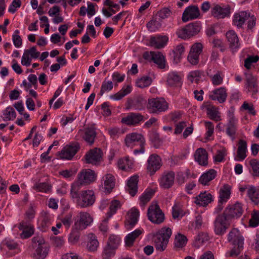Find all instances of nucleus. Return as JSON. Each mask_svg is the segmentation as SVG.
<instances>
[{"instance_id":"obj_1","label":"nucleus","mask_w":259,"mask_h":259,"mask_svg":"<svg viewBox=\"0 0 259 259\" xmlns=\"http://www.w3.org/2000/svg\"><path fill=\"white\" fill-rule=\"evenodd\" d=\"M80 189L78 183H72L70 191V197L81 208L92 206L96 200L94 192L92 190L80 191Z\"/></svg>"},{"instance_id":"obj_2","label":"nucleus","mask_w":259,"mask_h":259,"mask_svg":"<svg viewBox=\"0 0 259 259\" xmlns=\"http://www.w3.org/2000/svg\"><path fill=\"white\" fill-rule=\"evenodd\" d=\"M228 240L233 246L231 250L226 252V256L227 257L237 256L243 250V237L237 229L234 228L229 233Z\"/></svg>"},{"instance_id":"obj_3","label":"nucleus","mask_w":259,"mask_h":259,"mask_svg":"<svg viewBox=\"0 0 259 259\" xmlns=\"http://www.w3.org/2000/svg\"><path fill=\"white\" fill-rule=\"evenodd\" d=\"M171 234L170 228L163 227L153 236V241L156 250L161 252L165 250Z\"/></svg>"},{"instance_id":"obj_4","label":"nucleus","mask_w":259,"mask_h":259,"mask_svg":"<svg viewBox=\"0 0 259 259\" xmlns=\"http://www.w3.org/2000/svg\"><path fill=\"white\" fill-rule=\"evenodd\" d=\"M169 107L168 103L163 98H152L149 99L147 109L150 113L159 114L166 111Z\"/></svg>"},{"instance_id":"obj_5","label":"nucleus","mask_w":259,"mask_h":259,"mask_svg":"<svg viewBox=\"0 0 259 259\" xmlns=\"http://www.w3.org/2000/svg\"><path fill=\"white\" fill-rule=\"evenodd\" d=\"M124 142L127 147L131 148L135 146H140L139 149L134 150V153L136 155L143 153L145 151V140L144 137L140 134L132 133L127 134L124 139Z\"/></svg>"},{"instance_id":"obj_6","label":"nucleus","mask_w":259,"mask_h":259,"mask_svg":"<svg viewBox=\"0 0 259 259\" xmlns=\"http://www.w3.org/2000/svg\"><path fill=\"white\" fill-rule=\"evenodd\" d=\"M33 245L37 246L33 254L34 259H44L48 253V249L45 244V240L41 236H36L32 238Z\"/></svg>"},{"instance_id":"obj_7","label":"nucleus","mask_w":259,"mask_h":259,"mask_svg":"<svg viewBox=\"0 0 259 259\" xmlns=\"http://www.w3.org/2000/svg\"><path fill=\"white\" fill-rule=\"evenodd\" d=\"M201 25L199 21L190 23L185 27L179 29L177 31L178 37L186 39L197 34L200 30Z\"/></svg>"},{"instance_id":"obj_8","label":"nucleus","mask_w":259,"mask_h":259,"mask_svg":"<svg viewBox=\"0 0 259 259\" xmlns=\"http://www.w3.org/2000/svg\"><path fill=\"white\" fill-rule=\"evenodd\" d=\"M97 174L91 169H83L78 172L77 181L73 183H78L81 188L82 185H88L94 182L97 179Z\"/></svg>"},{"instance_id":"obj_9","label":"nucleus","mask_w":259,"mask_h":259,"mask_svg":"<svg viewBox=\"0 0 259 259\" xmlns=\"http://www.w3.org/2000/svg\"><path fill=\"white\" fill-rule=\"evenodd\" d=\"M148 220L155 224H160L164 221L165 217L163 212L159 206L157 205H150L147 211Z\"/></svg>"},{"instance_id":"obj_10","label":"nucleus","mask_w":259,"mask_h":259,"mask_svg":"<svg viewBox=\"0 0 259 259\" xmlns=\"http://www.w3.org/2000/svg\"><path fill=\"white\" fill-rule=\"evenodd\" d=\"M214 231L217 235H222L226 232L230 226V220L223 213L219 214L214 221Z\"/></svg>"},{"instance_id":"obj_11","label":"nucleus","mask_w":259,"mask_h":259,"mask_svg":"<svg viewBox=\"0 0 259 259\" xmlns=\"http://www.w3.org/2000/svg\"><path fill=\"white\" fill-rule=\"evenodd\" d=\"M162 165L161 158L156 154L149 156L147 160V170L150 176L153 175Z\"/></svg>"},{"instance_id":"obj_12","label":"nucleus","mask_w":259,"mask_h":259,"mask_svg":"<svg viewBox=\"0 0 259 259\" xmlns=\"http://www.w3.org/2000/svg\"><path fill=\"white\" fill-rule=\"evenodd\" d=\"M243 212L242 205L237 202L234 204L228 205L223 212V214L230 220L232 218H238Z\"/></svg>"},{"instance_id":"obj_13","label":"nucleus","mask_w":259,"mask_h":259,"mask_svg":"<svg viewBox=\"0 0 259 259\" xmlns=\"http://www.w3.org/2000/svg\"><path fill=\"white\" fill-rule=\"evenodd\" d=\"M175 174L172 171H164L158 179L160 187L164 189L170 188L174 184Z\"/></svg>"},{"instance_id":"obj_14","label":"nucleus","mask_w":259,"mask_h":259,"mask_svg":"<svg viewBox=\"0 0 259 259\" xmlns=\"http://www.w3.org/2000/svg\"><path fill=\"white\" fill-rule=\"evenodd\" d=\"M244 88L246 93H249L252 97L255 98V95L258 91L256 77L251 74L246 75Z\"/></svg>"},{"instance_id":"obj_15","label":"nucleus","mask_w":259,"mask_h":259,"mask_svg":"<svg viewBox=\"0 0 259 259\" xmlns=\"http://www.w3.org/2000/svg\"><path fill=\"white\" fill-rule=\"evenodd\" d=\"M203 46L201 43H195L190 50L188 56V61L192 65H197L199 61V56L202 52Z\"/></svg>"},{"instance_id":"obj_16","label":"nucleus","mask_w":259,"mask_h":259,"mask_svg":"<svg viewBox=\"0 0 259 259\" xmlns=\"http://www.w3.org/2000/svg\"><path fill=\"white\" fill-rule=\"evenodd\" d=\"M93 221L90 214L87 212H81L79 213V220L76 221L73 226L74 229L82 230L85 229Z\"/></svg>"},{"instance_id":"obj_17","label":"nucleus","mask_w":259,"mask_h":259,"mask_svg":"<svg viewBox=\"0 0 259 259\" xmlns=\"http://www.w3.org/2000/svg\"><path fill=\"white\" fill-rule=\"evenodd\" d=\"M79 148V146L75 144L66 145L59 153V157L62 159L71 160L77 153Z\"/></svg>"},{"instance_id":"obj_18","label":"nucleus","mask_w":259,"mask_h":259,"mask_svg":"<svg viewBox=\"0 0 259 259\" xmlns=\"http://www.w3.org/2000/svg\"><path fill=\"white\" fill-rule=\"evenodd\" d=\"M139 217V211L136 208H132L127 213V217L124 222L126 229H132L137 223Z\"/></svg>"},{"instance_id":"obj_19","label":"nucleus","mask_w":259,"mask_h":259,"mask_svg":"<svg viewBox=\"0 0 259 259\" xmlns=\"http://www.w3.org/2000/svg\"><path fill=\"white\" fill-rule=\"evenodd\" d=\"M102 153L100 149L94 148L90 150L85 155L86 163L96 165L102 159Z\"/></svg>"},{"instance_id":"obj_20","label":"nucleus","mask_w":259,"mask_h":259,"mask_svg":"<svg viewBox=\"0 0 259 259\" xmlns=\"http://www.w3.org/2000/svg\"><path fill=\"white\" fill-rule=\"evenodd\" d=\"M212 15L217 19H223L228 17L230 14V9L229 7L219 5H214L211 8Z\"/></svg>"},{"instance_id":"obj_21","label":"nucleus","mask_w":259,"mask_h":259,"mask_svg":"<svg viewBox=\"0 0 259 259\" xmlns=\"http://www.w3.org/2000/svg\"><path fill=\"white\" fill-rule=\"evenodd\" d=\"M200 15L199 9L197 6H190L188 7L182 16V20L186 22L190 20H192L198 18Z\"/></svg>"},{"instance_id":"obj_22","label":"nucleus","mask_w":259,"mask_h":259,"mask_svg":"<svg viewBox=\"0 0 259 259\" xmlns=\"http://www.w3.org/2000/svg\"><path fill=\"white\" fill-rule=\"evenodd\" d=\"M226 89L224 87H220L215 89L209 93V98L212 100L218 101L219 103H224L227 98Z\"/></svg>"},{"instance_id":"obj_23","label":"nucleus","mask_w":259,"mask_h":259,"mask_svg":"<svg viewBox=\"0 0 259 259\" xmlns=\"http://www.w3.org/2000/svg\"><path fill=\"white\" fill-rule=\"evenodd\" d=\"M144 120L143 116L140 113H130L127 116L123 117L121 122L128 125H136Z\"/></svg>"},{"instance_id":"obj_24","label":"nucleus","mask_w":259,"mask_h":259,"mask_svg":"<svg viewBox=\"0 0 259 259\" xmlns=\"http://www.w3.org/2000/svg\"><path fill=\"white\" fill-rule=\"evenodd\" d=\"M19 229L22 231L20 236L22 239H27L30 237L34 232L33 225L27 221H23L20 223Z\"/></svg>"},{"instance_id":"obj_25","label":"nucleus","mask_w":259,"mask_h":259,"mask_svg":"<svg viewBox=\"0 0 259 259\" xmlns=\"http://www.w3.org/2000/svg\"><path fill=\"white\" fill-rule=\"evenodd\" d=\"M226 36L232 52H236L240 48V44L236 32L233 30H229L226 33Z\"/></svg>"},{"instance_id":"obj_26","label":"nucleus","mask_w":259,"mask_h":259,"mask_svg":"<svg viewBox=\"0 0 259 259\" xmlns=\"http://www.w3.org/2000/svg\"><path fill=\"white\" fill-rule=\"evenodd\" d=\"M212 195L208 192L200 193L195 198L194 202L197 205L205 206L213 201Z\"/></svg>"},{"instance_id":"obj_27","label":"nucleus","mask_w":259,"mask_h":259,"mask_svg":"<svg viewBox=\"0 0 259 259\" xmlns=\"http://www.w3.org/2000/svg\"><path fill=\"white\" fill-rule=\"evenodd\" d=\"M195 160L201 165L206 166L208 164V154L206 151L203 148H198L196 150L195 154Z\"/></svg>"},{"instance_id":"obj_28","label":"nucleus","mask_w":259,"mask_h":259,"mask_svg":"<svg viewBox=\"0 0 259 259\" xmlns=\"http://www.w3.org/2000/svg\"><path fill=\"white\" fill-rule=\"evenodd\" d=\"M83 132L82 138L83 140L90 145L94 143L95 138L97 136V133L95 128L93 127H90L84 128L83 130H80Z\"/></svg>"},{"instance_id":"obj_29","label":"nucleus","mask_w":259,"mask_h":259,"mask_svg":"<svg viewBox=\"0 0 259 259\" xmlns=\"http://www.w3.org/2000/svg\"><path fill=\"white\" fill-rule=\"evenodd\" d=\"M115 179L111 174H107L102 179V184L104 185V189L108 192H110L115 186Z\"/></svg>"},{"instance_id":"obj_30","label":"nucleus","mask_w":259,"mask_h":259,"mask_svg":"<svg viewBox=\"0 0 259 259\" xmlns=\"http://www.w3.org/2000/svg\"><path fill=\"white\" fill-rule=\"evenodd\" d=\"M249 16V13L245 11H241L234 14L233 17V24L238 28H242L247 17Z\"/></svg>"},{"instance_id":"obj_31","label":"nucleus","mask_w":259,"mask_h":259,"mask_svg":"<svg viewBox=\"0 0 259 259\" xmlns=\"http://www.w3.org/2000/svg\"><path fill=\"white\" fill-rule=\"evenodd\" d=\"M143 232V229H137L132 232L128 234L124 239L126 245L129 247L132 246L135 240L138 238Z\"/></svg>"},{"instance_id":"obj_32","label":"nucleus","mask_w":259,"mask_h":259,"mask_svg":"<svg viewBox=\"0 0 259 259\" xmlns=\"http://www.w3.org/2000/svg\"><path fill=\"white\" fill-rule=\"evenodd\" d=\"M185 50V47L182 44L178 45L174 48L171 55L175 63L177 64L180 62Z\"/></svg>"},{"instance_id":"obj_33","label":"nucleus","mask_w":259,"mask_h":259,"mask_svg":"<svg viewBox=\"0 0 259 259\" xmlns=\"http://www.w3.org/2000/svg\"><path fill=\"white\" fill-rule=\"evenodd\" d=\"M138 182V177L137 176L131 177L128 180L127 184V190L129 194L132 196H134L137 192Z\"/></svg>"},{"instance_id":"obj_34","label":"nucleus","mask_w":259,"mask_h":259,"mask_svg":"<svg viewBox=\"0 0 259 259\" xmlns=\"http://www.w3.org/2000/svg\"><path fill=\"white\" fill-rule=\"evenodd\" d=\"M168 38L165 36L152 37L150 39V45L157 49L163 48L166 44Z\"/></svg>"},{"instance_id":"obj_35","label":"nucleus","mask_w":259,"mask_h":259,"mask_svg":"<svg viewBox=\"0 0 259 259\" xmlns=\"http://www.w3.org/2000/svg\"><path fill=\"white\" fill-rule=\"evenodd\" d=\"M247 151V143L243 140H240L238 142V146L237 150V160H244L246 157Z\"/></svg>"},{"instance_id":"obj_36","label":"nucleus","mask_w":259,"mask_h":259,"mask_svg":"<svg viewBox=\"0 0 259 259\" xmlns=\"http://www.w3.org/2000/svg\"><path fill=\"white\" fill-rule=\"evenodd\" d=\"M216 171L213 169H210L207 172L204 173L200 177L199 181L203 185H207L208 183L216 176Z\"/></svg>"},{"instance_id":"obj_37","label":"nucleus","mask_w":259,"mask_h":259,"mask_svg":"<svg viewBox=\"0 0 259 259\" xmlns=\"http://www.w3.org/2000/svg\"><path fill=\"white\" fill-rule=\"evenodd\" d=\"M230 194L231 187L228 184L224 185L220 190L219 200L226 203L230 197Z\"/></svg>"},{"instance_id":"obj_38","label":"nucleus","mask_w":259,"mask_h":259,"mask_svg":"<svg viewBox=\"0 0 259 259\" xmlns=\"http://www.w3.org/2000/svg\"><path fill=\"white\" fill-rule=\"evenodd\" d=\"M52 219V215L49 212H42L41 213V215L40 218L41 222L40 225L42 228L43 231H46L47 228L51 225Z\"/></svg>"},{"instance_id":"obj_39","label":"nucleus","mask_w":259,"mask_h":259,"mask_svg":"<svg viewBox=\"0 0 259 259\" xmlns=\"http://www.w3.org/2000/svg\"><path fill=\"white\" fill-rule=\"evenodd\" d=\"M132 91V87L130 85H124L117 93L111 95L110 98L114 100H119Z\"/></svg>"},{"instance_id":"obj_40","label":"nucleus","mask_w":259,"mask_h":259,"mask_svg":"<svg viewBox=\"0 0 259 259\" xmlns=\"http://www.w3.org/2000/svg\"><path fill=\"white\" fill-rule=\"evenodd\" d=\"M167 83L170 87H177L181 85V78L175 72L169 73L167 79Z\"/></svg>"},{"instance_id":"obj_41","label":"nucleus","mask_w":259,"mask_h":259,"mask_svg":"<svg viewBox=\"0 0 259 259\" xmlns=\"http://www.w3.org/2000/svg\"><path fill=\"white\" fill-rule=\"evenodd\" d=\"M89 241L87 243V248L90 251H95L99 247V243L97 240L96 236L94 234L88 235Z\"/></svg>"},{"instance_id":"obj_42","label":"nucleus","mask_w":259,"mask_h":259,"mask_svg":"<svg viewBox=\"0 0 259 259\" xmlns=\"http://www.w3.org/2000/svg\"><path fill=\"white\" fill-rule=\"evenodd\" d=\"M152 61L156 64L158 68L160 69H163L165 66L164 57L159 52H154Z\"/></svg>"},{"instance_id":"obj_43","label":"nucleus","mask_w":259,"mask_h":259,"mask_svg":"<svg viewBox=\"0 0 259 259\" xmlns=\"http://www.w3.org/2000/svg\"><path fill=\"white\" fill-rule=\"evenodd\" d=\"M207 114L209 118L215 121H218L221 120L220 113L218 110V108L214 106H210L206 108Z\"/></svg>"},{"instance_id":"obj_44","label":"nucleus","mask_w":259,"mask_h":259,"mask_svg":"<svg viewBox=\"0 0 259 259\" xmlns=\"http://www.w3.org/2000/svg\"><path fill=\"white\" fill-rule=\"evenodd\" d=\"M247 195L255 204L257 205L259 203V192L257 191L255 187L253 186H248Z\"/></svg>"},{"instance_id":"obj_45","label":"nucleus","mask_w":259,"mask_h":259,"mask_svg":"<svg viewBox=\"0 0 259 259\" xmlns=\"http://www.w3.org/2000/svg\"><path fill=\"white\" fill-rule=\"evenodd\" d=\"M16 117V113L14 109L9 106L3 111V119L4 121L13 120Z\"/></svg>"},{"instance_id":"obj_46","label":"nucleus","mask_w":259,"mask_h":259,"mask_svg":"<svg viewBox=\"0 0 259 259\" xmlns=\"http://www.w3.org/2000/svg\"><path fill=\"white\" fill-rule=\"evenodd\" d=\"M117 165L119 169L127 170L133 167V162L128 157H125L119 159Z\"/></svg>"},{"instance_id":"obj_47","label":"nucleus","mask_w":259,"mask_h":259,"mask_svg":"<svg viewBox=\"0 0 259 259\" xmlns=\"http://www.w3.org/2000/svg\"><path fill=\"white\" fill-rule=\"evenodd\" d=\"M187 237L180 233H178L175 236L174 245L175 247L178 248H181L184 247L187 242Z\"/></svg>"},{"instance_id":"obj_48","label":"nucleus","mask_w":259,"mask_h":259,"mask_svg":"<svg viewBox=\"0 0 259 259\" xmlns=\"http://www.w3.org/2000/svg\"><path fill=\"white\" fill-rule=\"evenodd\" d=\"M227 124L238 125V120L235 115V109L231 107L227 112Z\"/></svg>"},{"instance_id":"obj_49","label":"nucleus","mask_w":259,"mask_h":259,"mask_svg":"<svg viewBox=\"0 0 259 259\" xmlns=\"http://www.w3.org/2000/svg\"><path fill=\"white\" fill-rule=\"evenodd\" d=\"M121 204L120 201L117 200L112 201L109 207V211L106 213V215L108 219H110L118 209L120 208Z\"/></svg>"},{"instance_id":"obj_50","label":"nucleus","mask_w":259,"mask_h":259,"mask_svg":"<svg viewBox=\"0 0 259 259\" xmlns=\"http://www.w3.org/2000/svg\"><path fill=\"white\" fill-rule=\"evenodd\" d=\"M51 186L47 182L36 183L33 188L38 192L47 193L51 189Z\"/></svg>"},{"instance_id":"obj_51","label":"nucleus","mask_w":259,"mask_h":259,"mask_svg":"<svg viewBox=\"0 0 259 259\" xmlns=\"http://www.w3.org/2000/svg\"><path fill=\"white\" fill-rule=\"evenodd\" d=\"M250 168L249 171L254 177H259V160L251 159L249 161Z\"/></svg>"},{"instance_id":"obj_52","label":"nucleus","mask_w":259,"mask_h":259,"mask_svg":"<svg viewBox=\"0 0 259 259\" xmlns=\"http://www.w3.org/2000/svg\"><path fill=\"white\" fill-rule=\"evenodd\" d=\"M152 191L145 192L140 197V205L144 208L145 205L150 201L153 195Z\"/></svg>"},{"instance_id":"obj_53","label":"nucleus","mask_w":259,"mask_h":259,"mask_svg":"<svg viewBox=\"0 0 259 259\" xmlns=\"http://www.w3.org/2000/svg\"><path fill=\"white\" fill-rule=\"evenodd\" d=\"M222 72L219 70H216L214 75H210L212 83L214 85H219L221 84L223 81V75Z\"/></svg>"},{"instance_id":"obj_54","label":"nucleus","mask_w":259,"mask_h":259,"mask_svg":"<svg viewBox=\"0 0 259 259\" xmlns=\"http://www.w3.org/2000/svg\"><path fill=\"white\" fill-rule=\"evenodd\" d=\"M115 249L114 247L106 245L103 250L102 257L103 259H111L115 253Z\"/></svg>"},{"instance_id":"obj_55","label":"nucleus","mask_w":259,"mask_h":259,"mask_svg":"<svg viewBox=\"0 0 259 259\" xmlns=\"http://www.w3.org/2000/svg\"><path fill=\"white\" fill-rule=\"evenodd\" d=\"M237 126L238 125L227 124L225 125L226 133L232 141L235 139Z\"/></svg>"},{"instance_id":"obj_56","label":"nucleus","mask_w":259,"mask_h":259,"mask_svg":"<svg viewBox=\"0 0 259 259\" xmlns=\"http://www.w3.org/2000/svg\"><path fill=\"white\" fill-rule=\"evenodd\" d=\"M120 242V237L115 235H111L108 239L107 245L116 249Z\"/></svg>"},{"instance_id":"obj_57","label":"nucleus","mask_w":259,"mask_h":259,"mask_svg":"<svg viewBox=\"0 0 259 259\" xmlns=\"http://www.w3.org/2000/svg\"><path fill=\"white\" fill-rule=\"evenodd\" d=\"M113 88V84L112 81L108 80L106 78L102 82L100 95L102 96L106 92L110 91Z\"/></svg>"},{"instance_id":"obj_58","label":"nucleus","mask_w":259,"mask_h":259,"mask_svg":"<svg viewBox=\"0 0 259 259\" xmlns=\"http://www.w3.org/2000/svg\"><path fill=\"white\" fill-rule=\"evenodd\" d=\"M151 82V78L148 76H145L138 79L136 81V85L140 88H144L150 85Z\"/></svg>"},{"instance_id":"obj_59","label":"nucleus","mask_w":259,"mask_h":259,"mask_svg":"<svg viewBox=\"0 0 259 259\" xmlns=\"http://www.w3.org/2000/svg\"><path fill=\"white\" fill-rule=\"evenodd\" d=\"M249 225L252 227H256L259 225V212L258 211L254 210L251 213Z\"/></svg>"},{"instance_id":"obj_60","label":"nucleus","mask_w":259,"mask_h":259,"mask_svg":"<svg viewBox=\"0 0 259 259\" xmlns=\"http://www.w3.org/2000/svg\"><path fill=\"white\" fill-rule=\"evenodd\" d=\"M209 240V236L207 233L204 232L199 233L195 238L196 243L199 247Z\"/></svg>"},{"instance_id":"obj_61","label":"nucleus","mask_w":259,"mask_h":259,"mask_svg":"<svg viewBox=\"0 0 259 259\" xmlns=\"http://www.w3.org/2000/svg\"><path fill=\"white\" fill-rule=\"evenodd\" d=\"M20 31L19 30H15L13 35L12 40L14 45L16 48H20L22 45V39L19 35Z\"/></svg>"},{"instance_id":"obj_62","label":"nucleus","mask_w":259,"mask_h":259,"mask_svg":"<svg viewBox=\"0 0 259 259\" xmlns=\"http://www.w3.org/2000/svg\"><path fill=\"white\" fill-rule=\"evenodd\" d=\"M108 133L113 139H116L123 134V132L118 127L110 128L108 130Z\"/></svg>"},{"instance_id":"obj_63","label":"nucleus","mask_w":259,"mask_h":259,"mask_svg":"<svg viewBox=\"0 0 259 259\" xmlns=\"http://www.w3.org/2000/svg\"><path fill=\"white\" fill-rule=\"evenodd\" d=\"M259 59L257 56H249L244 60V67L249 69L251 68V64L256 63Z\"/></svg>"},{"instance_id":"obj_64","label":"nucleus","mask_w":259,"mask_h":259,"mask_svg":"<svg viewBox=\"0 0 259 259\" xmlns=\"http://www.w3.org/2000/svg\"><path fill=\"white\" fill-rule=\"evenodd\" d=\"M184 214L183 210L178 206L174 205L172 207V215L174 219L181 218Z\"/></svg>"}]
</instances>
